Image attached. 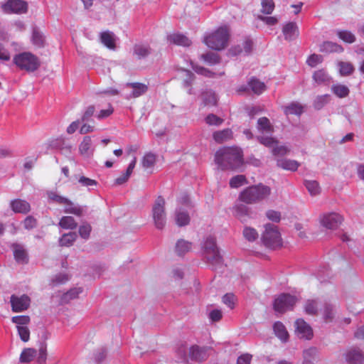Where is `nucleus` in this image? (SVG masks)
<instances>
[{"mask_svg":"<svg viewBox=\"0 0 364 364\" xmlns=\"http://www.w3.org/2000/svg\"><path fill=\"white\" fill-rule=\"evenodd\" d=\"M265 230L262 235L263 244L268 248L274 249L282 245V239L277 227L268 223L265 226Z\"/></svg>","mask_w":364,"mask_h":364,"instance_id":"6e6552de","label":"nucleus"},{"mask_svg":"<svg viewBox=\"0 0 364 364\" xmlns=\"http://www.w3.org/2000/svg\"><path fill=\"white\" fill-rule=\"evenodd\" d=\"M304 111L302 105L297 102H292L285 107L284 112L286 114L300 115Z\"/></svg>","mask_w":364,"mask_h":364,"instance_id":"58836bf2","label":"nucleus"},{"mask_svg":"<svg viewBox=\"0 0 364 364\" xmlns=\"http://www.w3.org/2000/svg\"><path fill=\"white\" fill-rule=\"evenodd\" d=\"M47 358L46 353V343H41L39 348V353L37 358V362L38 364H44Z\"/></svg>","mask_w":364,"mask_h":364,"instance_id":"e2e57ef3","label":"nucleus"},{"mask_svg":"<svg viewBox=\"0 0 364 364\" xmlns=\"http://www.w3.org/2000/svg\"><path fill=\"white\" fill-rule=\"evenodd\" d=\"M273 328L276 336L280 340H282L283 342H286L287 341L289 336L288 332L287 331L285 326L282 322H275Z\"/></svg>","mask_w":364,"mask_h":364,"instance_id":"2f4dec72","label":"nucleus"},{"mask_svg":"<svg viewBox=\"0 0 364 364\" xmlns=\"http://www.w3.org/2000/svg\"><path fill=\"white\" fill-rule=\"evenodd\" d=\"M323 318L326 322H331L334 318L333 306L331 304H326L323 311Z\"/></svg>","mask_w":364,"mask_h":364,"instance_id":"052dcab7","label":"nucleus"},{"mask_svg":"<svg viewBox=\"0 0 364 364\" xmlns=\"http://www.w3.org/2000/svg\"><path fill=\"white\" fill-rule=\"evenodd\" d=\"M305 311L309 315H316L318 311L317 303L315 300H308L305 304Z\"/></svg>","mask_w":364,"mask_h":364,"instance_id":"6e6d98bb","label":"nucleus"},{"mask_svg":"<svg viewBox=\"0 0 364 364\" xmlns=\"http://www.w3.org/2000/svg\"><path fill=\"white\" fill-rule=\"evenodd\" d=\"M13 62L20 70L28 73L37 70L41 65L39 58L30 52L16 54L14 57Z\"/></svg>","mask_w":364,"mask_h":364,"instance_id":"20e7f679","label":"nucleus"},{"mask_svg":"<svg viewBox=\"0 0 364 364\" xmlns=\"http://www.w3.org/2000/svg\"><path fill=\"white\" fill-rule=\"evenodd\" d=\"M304 185L311 196H316L320 193V187L317 181H305Z\"/></svg>","mask_w":364,"mask_h":364,"instance_id":"a18cd8bd","label":"nucleus"},{"mask_svg":"<svg viewBox=\"0 0 364 364\" xmlns=\"http://www.w3.org/2000/svg\"><path fill=\"white\" fill-rule=\"evenodd\" d=\"M176 223L180 226H186L190 223V217L187 212L181 210V209L176 210Z\"/></svg>","mask_w":364,"mask_h":364,"instance_id":"72a5a7b5","label":"nucleus"},{"mask_svg":"<svg viewBox=\"0 0 364 364\" xmlns=\"http://www.w3.org/2000/svg\"><path fill=\"white\" fill-rule=\"evenodd\" d=\"M282 33L284 39L288 41L296 40L299 36V30L295 22H288L283 25Z\"/></svg>","mask_w":364,"mask_h":364,"instance_id":"dca6fc26","label":"nucleus"},{"mask_svg":"<svg viewBox=\"0 0 364 364\" xmlns=\"http://www.w3.org/2000/svg\"><path fill=\"white\" fill-rule=\"evenodd\" d=\"M246 183V178L243 175H237L232 177L230 181L231 188H238Z\"/></svg>","mask_w":364,"mask_h":364,"instance_id":"4d7b16f0","label":"nucleus"},{"mask_svg":"<svg viewBox=\"0 0 364 364\" xmlns=\"http://www.w3.org/2000/svg\"><path fill=\"white\" fill-rule=\"evenodd\" d=\"M156 163V155L152 153L146 154L141 161V164L144 168H149L154 166Z\"/></svg>","mask_w":364,"mask_h":364,"instance_id":"37998d69","label":"nucleus"},{"mask_svg":"<svg viewBox=\"0 0 364 364\" xmlns=\"http://www.w3.org/2000/svg\"><path fill=\"white\" fill-rule=\"evenodd\" d=\"M124 87L132 88V92L125 96L126 99L136 98L145 94L148 90L146 85L141 82H127Z\"/></svg>","mask_w":364,"mask_h":364,"instance_id":"2eb2a0df","label":"nucleus"},{"mask_svg":"<svg viewBox=\"0 0 364 364\" xmlns=\"http://www.w3.org/2000/svg\"><path fill=\"white\" fill-rule=\"evenodd\" d=\"M257 129L262 133H272L274 131L272 125L267 117H260L257 120Z\"/></svg>","mask_w":364,"mask_h":364,"instance_id":"c9c22d12","label":"nucleus"},{"mask_svg":"<svg viewBox=\"0 0 364 364\" xmlns=\"http://www.w3.org/2000/svg\"><path fill=\"white\" fill-rule=\"evenodd\" d=\"M233 137V132L230 129H224L216 131L213 134V139L218 144L226 142Z\"/></svg>","mask_w":364,"mask_h":364,"instance_id":"412c9836","label":"nucleus"},{"mask_svg":"<svg viewBox=\"0 0 364 364\" xmlns=\"http://www.w3.org/2000/svg\"><path fill=\"white\" fill-rule=\"evenodd\" d=\"M18 333L23 342H27L30 338V331L26 326H16Z\"/></svg>","mask_w":364,"mask_h":364,"instance_id":"13d9d810","label":"nucleus"},{"mask_svg":"<svg viewBox=\"0 0 364 364\" xmlns=\"http://www.w3.org/2000/svg\"><path fill=\"white\" fill-rule=\"evenodd\" d=\"M70 276L65 273H58L51 279V282L55 285L63 284L69 281Z\"/></svg>","mask_w":364,"mask_h":364,"instance_id":"603ef678","label":"nucleus"},{"mask_svg":"<svg viewBox=\"0 0 364 364\" xmlns=\"http://www.w3.org/2000/svg\"><path fill=\"white\" fill-rule=\"evenodd\" d=\"M313 78L318 84L326 83L329 81V77L323 70L316 71L314 73Z\"/></svg>","mask_w":364,"mask_h":364,"instance_id":"09e8293b","label":"nucleus"},{"mask_svg":"<svg viewBox=\"0 0 364 364\" xmlns=\"http://www.w3.org/2000/svg\"><path fill=\"white\" fill-rule=\"evenodd\" d=\"M339 67L340 73L343 76L349 75L354 71V67L350 63L341 62L339 63Z\"/></svg>","mask_w":364,"mask_h":364,"instance_id":"864d4df0","label":"nucleus"},{"mask_svg":"<svg viewBox=\"0 0 364 364\" xmlns=\"http://www.w3.org/2000/svg\"><path fill=\"white\" fill-rule=\"evenodd\" d=\"M58 225L65 230H74L77 228V223L72 216H63L58 223Z\"/></svg>","mask_w":364,"mask_h":364,"instance_id":"c85d7f7f","label":"nucleus"},{"mask_svg":"<svg viewBox=\"0 0 364 364\" xmlns=\"http://www.w3.org/2000/svg\"><path fill=\"white\" fill-rule=\"evenodd\" d=\"M82 291L83 289L82 287L73 288L62 296L61 301L63 303H68L70 300L77 298Z\"/></svg>","mask_w":364,"mask_h":364,"instance_id":"f704fd0d","label":"nucleus"},{"mask_svg":"<svg viewBox=\"0 0 364 364\" xmlns=\"http://www.w3.org/2000/svg\"><path fill=\"white\" fill-rule=\"evenodd\" d=\"M272 192L270 187L259 183L244 189L239 196V199L247 204L260 203L269 198Z\"/></svg>","mask_w":364,"mask_h":364,"instance_id":"f03ea898","label":"nucleus"},{"mask_svg":"<svg viewBox=\"0 0 364 364\" xmlns=\"http://www.w3.org/2000/svg\"><path fill=\"white\" fill-rule=\"evenodd\" d=\"M192 247V243L185 240H178L176 244L175 250L178 256H183L188 252Z\"/></svg>","mask_w":364,"mask_h":364,"instance_id":"bb28decb","label":"nucleus"},{"mask_svg":"<svg viewBox=\"0 0 364 364\" xmlns=\"http://www.w3.org/2000/svg\"><path fill=\"white\" fill-rule=\"evenodd\" d=\"M296 332L299 338L310 340L313 337L311 327L302 318L295 321Z\"/></svg>","mask_w":364,"mask_h":364,"instance_id":"ddd939ff","label":"nucleus"},{"mask_svg":"<svg viewBox=\"0 0 364 364\" xmlns=\"http://www.w3.org/2000/svg\"><path fill=\"white\" fill-rule=\"evenodd\" d=\"M336 34L339 38L346 43H353L355 41V36L350 31L338 30L336 31Z\"/></svg>","mask_w":364,"mask_h":364,"instance_id":"79ce46f5","label":"nucleus"},{"mask_svg":"<svg viewBox=\"0 0 364 364\" xmlns=\"http://www.w3.org/2000/svg\"><path fill=\"white\" fill-rule=\"evenodd\" d=\"M203 103L205 106L216 105L218 97L213 90H206L201 95Z\"/></svg>","mask_w":364,"mask_h":364,"instance_id":"cd10ccee","label":"nucleus"},{"mask_svg":"<svg viewBox=\"0 0 364 364\" xmlns=\"http://www.w3.org/2000/svg\"><path fill=\"white\" fill-rule=\"evenodd\" d=\"M168 42L178 46H189L191 41L186 36L181 33H172L167 36Z\"/></svg>","mask_w":364,"mask_h":364,"instance_id":"4be33fe9","label":"nucleus"},{"mask_svg":"<svg viewBox=\"0 0 364 364\" xmlns=\"http://www.w3.org/2000/svg\"><path fill=\"white\" fill-rule=\"evenodd\" d=\"M203 255L208 263L212 265H219L223 263V257L216 245L215 239L208 237L203 245Z\"/></svg>","mask_w":364,"mask_h":364,"instance_id":"423d86ee","label":"nucleus"},{"mask_svg":"<svg viewBox=\"0 0 364 364\" xmlns=\"http://www.w3.org/2000/svg\"><path fill=\"white\" fill-rule=\"evenodd\" d=\"M95 148L92 146V139L90 136H86L79 145V151L81 155L89 157L93 154Z\"/></svg>","mask_w":364,"mask_h":364,"instance_id":"6ab92c4d","label":"nucleus"},{"mask_svg":"<svg viewBox=\"0 0 364 364\" xmlns=\"http://www.w3.org/2000/svg\"><path fill=\"white\" fill-rule=\"evenodd\" d=\"M11 247L14 252L15 259L18 262L26 263L28 261V256L24 247L19 243H13Z\"/></svg>","mask_w":364,"mask_h":364,"instance_id":"aec40b11","label":"nucleus"},{"mask_svg":"<svg viewBox=\"0 0 364 364\" xmlns=\"http://www.w3.org/2000/svg\"><path fill=\"white\" fill-rule=\"evenodd\" d=\"M10 303L13 312H22L29 308L31 299L26 294L21 296L12 294L10 297Z\"/></svg>","mask_w":364,"mask_h":364,"instance_id":"9b49d317","label":"nucleus"},{"mask_svg":"<svg viewBox=\"0 0 364 364\" xmlns=\"http://www.w3.org/2000/svg\"><path fill=\"white\" fill-rule=\"evenodd\" d=\"M10 207L16 213L26 214L31 210L30 204L21 199H15L11 201Z\"/></svg>","mask_w":364,"mask_h":364,"instance_id":"a211bd4d","label":"nucleus"},{"mask_svg":"<svg viewBox=\"0 0 364 364\" xmlns=\"http://www.w3.org/2000/svg\"><path fill=\"white\" fill-rule=\"evenodd\" d=\"M201 58L203 59L204 61H205L210 65H215L220 63V57L217 53H215L209 52L203 54L201 55Z\"/></svg>","mask_w":364,"mask_h":364,"instance_id":"8fccbe9b","label":"nucleus"},{"mask_svg":"<svg viewBox=\"0 0 364 364\" xmlns=\"http://www.w3.org/2000/svg\"><path fill=\"white\" fill-rule=\"evenodd\" d=\"M319 50L322 53H341L343 48L336 43L324 41L320 45Z\"/></svg>","mask_w":364,"mask_h":364,"instance_id":"b1692460","label":"nucleus"},{"mask_svg":"<svg viewBox=\"0 0 364 364\" xmlns=\"http://www.w3.org/2000/svg\"><path fill=\"white\" fill-rule=\"evenodd\" d=\"M23 227L26 230H32L37 225V220L31 215L27 216L23 222Z\"/></svg>","mask_w":364,"mask_h":364,"instance_id":"0e129e2a","label":"nucleus"},{"mask_svg":"<svg viewBox=\"0 0 364 364\" xmlns=\"http://www.w3.org/2000/svg\"><path fill=\"white\" fill-rule=\"evenodd\" d=\"M91 231L92 226L87 222H82L78 228L79 235L85 240L90 238Z\"/></svg>","mask_w":364,"mask_h":364,"instance_id":"ea45409f","label":"nucleus"},{"mask_svg":"<svg viewBox=\"0 0 364 364\" xmlns=\"http://www.w3.org/2000/svg\"><path fill=\"white\" fill-rule=\"evenodd\" d=\"M258 141L267 147H272L278 144V141L273 137L266 136H257Z\"/></svg>","mask_w":364,"mask_h":364,"instance_id":"de8ad7c7","label":"nucleus"},{"mask_svg":"<svg viewBox=\"0 0 364 364\" xmlns=\"http://www.w3.org/2000/svg\"><path fill=\"white\" fill-rule=\"evenodd\" d=\"M11 321L17 326H25L30 322V317L28 316H16L11 318Z\"/></svg>","mask_w":364,"mask_h":364,"instance_id":"680f3d73","label":"nucleus"},{"mask_svg":"<svg viewBox=\"0 0 364 364\" xmlns=\"http://www.w3.org/2000/svg\"><path fill=\"white\" fill-rule=\"evenodd\" d=\"M331 96L328 94L318 95L314 101V107L316 109H321L330 101Z\"/></svg>","mask_w":364,"mask_h":364,"instance_id":"a19ab883","label":"nucleus"},{"mask_svg":"<svg viewBox=\"0 0 364 364\" xmlns=\"http://www.w3.org/2000/svg\"><path fill=\"white\" fill-rule=\"evenodd\" d=\"M277 165L285 170L295 171L299 166V163L295 160L281 159L277 161Z\"/></svg>","mask_w":364,"mask_h":364,"instance_id":"a878e982","label":"nucleus"},{"mask_svg":"<svg viewBox=\"0 0 364 364\" xmlns=\"http://www.w3.org/2000/svg\"><path fill=\"white\" fill-rule=\"evenodd\" d=\"M95 111V108L94 105H90L89 107H87L86 110L83 113L80 119V121L82 122H88L90 119V118L93 116Z\"/></svg>","mask_w":364,"mask_h":364,"instance_id":"69168bd1","label":"nucleus"},{"mask_svg":"<svg viewBox=\"0 0 364 364\" xmlns=\"http://www.w3.org/2000/svg\"><path fill=\"white\" fill-rule=\"evenodd\" d=\"M346 360L350 364H362L364 355L358 348H351L346 354Z\"/></svg>","mask_w":364,"mask_h":364,"instance_id":"f3484780","label":"nucleus"},{"mask_svg":"<svg viewBox=\"0 0 364 364\" xmlns=\"http://www.w3.org/2000/svg\"><path fill=\"white\" fill-rule=\"evenodd\" d=\"M47 196L50 203H55L59 205H65V208L63 210L65 213L73 214L77 217H81L83 215L85 210L84 207L74 203L68 198L58 195L55 191H48Z\"/></svg>","mask_w":364,"mask_h":364,"instance_id":"7ed1b4c3","label":"nucleus"},{"mask_svg":"<svg viewBox=\"0 0 364 364\" xmlns=\"http://www.w3.org/2000/svg\"><path fill=\"white\" fill-rule=\"evenodd\" d=\"M274 9L273 0H262L261 11L264 14H271Z\"/></svg>","mask_w":364,"mask_h":364,"instance_id":"5fc2aeb1","label":"nucleus"},{"mask_svg":"<svg viewBox=\"0 0 364 364\" xmlns=\"http://www.w3.org/2000/svg\"><path fill=\"white\" fill-rule=\"evenodd\" d=\"M235 216L242 223L246 222L247 218L252 215L251 209L245 204H237L235 206Z\"/></svg>","mask_w":364,"mask_h":364,"instance_id":"5701e85b","label":"nucleus"},{"mask_svg":"<svg viewBox=\"0 0 364 364\" xmlns=\"http://www.w3.org/2000/svg\"><path fill=\"white\" fill-rule=\"evenodd\" d=\"M296 301L297 298L295 296L285 293L281 294L274 301V309L279 313L292 310Z\"/></svg>","mask_w":364,"mask_h":364,"instance_id":"1a4fd4ad","label":"nucleus"},{"mask_svg":"<svg viewBox=\"0 0 364 364\" xmlns=\"http://www.w3.org/2000/svg\"><path fill=\"white\" fill-rule=\"evenodd\" d=\"M1 8L6 14H22L28 11V4L23 0H8Z\"/></svg>","mask_w":364,"mask_h":364,"instance_id":"9d476101","label":"nucleus"},{"mask_svg":"<svg viewBox=\"0 0 364 364\" xmlns=\"http://www.w3.org/2000/svg\"><path fill=\"white\" fill-rule=\"evenodd\" d=\"M243 236L249 242H254L258 238V233L255 229L245 227L243 230Z\"/></svg>","mask_w":364,"mask_h":364,"instance_id":"49530a36","label":"nucleus"},{"mask_svg":"<svg viewBox=\"0 0 364 364\" xmlns=\"http://www.w3.org/2000/svg\"><path fill=\"white\" fill-rule=\"evenodd\" d=\"M208 349L206 346H192L189 349V357L193 361L202 362L208 358Z\"/></svg>","mask_w":364,"mask_h":364,"instance_id":"4468645a","label":"nucleus"},{"mask_svg":"<svg viewBox=\"0 0 364 364\" xmlns=\"http://www.w3.org/2000/svg\"><path fill=\"white\" fill-rule=\"evenodd\" d=\"M77 235L75 232H70L68 233H65L62 235V237L59 239V245L61 247H70L73 245L74 242L76 240Z\"/></svg>","mask_w":364,"mask_h":364,"instance_id":"7c9ffc66","label":"nucleus"},{"mask_svg":"<svg viewBox=\"0 0 364 364\" xmlns=\"http://www.w3.org/2000/svg\"><path fill=\"white\" fill-rule=\"evenodd\" d=\"M44 37L43 36V34L39 31H38L36 28H34L33 30V33H32V42L33 43L38 47V48H41V47H43L44 46Z\"/></svg>","mask_w":364,"mask_h":364,"instance_id":"c03bdc74","label":"nucleus"},{"mask_svg":"<svg viewBox=\"0 0 364 364\" xmlns=\"http://www.w3.org/2000/svg\"><path fill=\"white\" fill-rule=\"evenodd\" d=\"M323 60V57L321 55L312 54L307 59V63L311 67H315Z\"/></svg>","mask_w":364,"mask_h":364,"instance_id":"338daca9","label":"nucleus"},{"mask_svg":"<svg viewBox=\"0 0 364 364\" xmlns=\"http://www.w3.org/2000/svg\"><path fill=\"white\" fill-rule=\"evenodd\" d=\"M248 87L256 95L262 94L267 88L264 82L255 77L248 81Z\"/></svg>","mask_w":364,"mask_h":364,"instance_id":"393cba45","label":"nucleus"},{"mask_svg":"<svg viewBox=\"0 0 364 364\" xmlns=\"http://www.w3.org/2000/svg\"><path fill=\"white\" fill-rule=\"evenodd\" d=\"M215 161L221 170H236L242 163V152L237 147H224L215 154Z\"/></svg>","mask_w":364,"mask_h":364,"instance_id":"f257e3e1","label":"nucleus"},{"mask_svg":"<svg viewBox=\"0 0 364 364\" xmlns=\"http://www.w3.org/2000/svg\"><path fill=\"white\" fill-rule=\"evenodd\" d=\"M223 119L214 114H209L205 118V122L210 126H220L223 123Z\"/></svg>","mask_w":364,"mask_h":364,"instance_id":"3c124183","label":"nucleus"},{"mask_svg":"<svg viewBox=\"0 0 364 364\" xmlns=\"http://www.w3.org/2000/svg\"><path fill=\"white\" fill-rule=\"evenodd\" d=\"M150 53L151 48L148 45L136 44L134 46V54L136 55L139 59L144 58Z\"/></svg>","mask_w":364,"mask_h":364,"instance_id":"473e14b6","label":"nucleus"},{"mask_svg":"<svg viewBox=\"0 0 364 364\" xmlns=\"http://www.w3.org/2000/svg\"><path fill=\"white\" fill-rule=\"evenodd\" d=\"M318 354V349L315 347H310L303 351V358L306 360H315Z\"/></svg>","mask_w":364,"mask_h":364,"instance_id":"bf43d9fd","label":"nucleus"},{"mask_svg":"<svg viewBox=\"0 0 364 364\" xmlns=\"http://www.w3.org/2000/svg\"><path fill=\"white\" fill-rule=\"evenodd\" d=\"M343 218L338 213L324 214L321 218V225L328 229H336L341 223Z\"/></svg>","mask_w":364,"mask_h":364,"instance_id":"f8f14e48","label":"nucleus"},{"mask_svg":"<svg viewBox=\"0 0 364 364\" xmlns=\"http://www.w3.org/2000/svg\"><path fill=\"white\" fill-rule=\"evenodd\" d=\"M331 91L333 93L340 98H343L347 97L350 93L349 88L341 84L333 85L331 87Z\"/></svg>","mask_w":364,"mask_h":364,"instance_id":"e433bc0d","label":"nucleus"},{"mask_svg":"<svg viewBox=\"0 0 364 364\" xmlns=\"http://www.w3.org/2000/svg\"><path fill=\"white\" fill-rule=\"evenodd\" d=\"M272 151L274 156H284L289 151V149L285 146L277 144L273 146Z\"/></svg>","mask_w":364,"mask_h":364,"instance_id":"774afa93","label":"nucleus"},{"mask_svg":"<svg viewBox=\"0 0 364 364\" xmlns=\"http://www.w3.org/2000/svg\"><path fill=\"white\" fill-rule=\"evenodd\" d=\"M165 204L164 198L159 196L152 206L151 215L154 225L158 230H163L166 224Z\"/></svg>","mask_w":364,"mask_h":364,"instance_id":"0eeeda50","label":"nucleus"},{"mask_svg":"<svg viewBox=\"0 0 364 364\" xmlns=\"http://www.w3.org/2000/svg\"><path fill=\"white\" fill-rule=\"evenodd\" d=\"M229 32L226 27H220L212 34L204 38V43L211 49L220 50L224 49L228 42Z\"/></svg>","mask_w":364,"mask_h":364,"instance_id":"39448f33","label":"nucleus"},{"mask_svg":"<svg viewBox=\"0 0 364 364\" xmlns=\"http://www.w3.org/2000/svg\"><path fill=\"white\" fill-rule=\"evenodd\" d=\"M37 351L34 348H25L21 353L20 362L29 363L36 356Z\"/></svg>","mask_w":364,"mask_h":364,"instance_id":"4c0bfd02","label":"nucleus"},{"mask_svg":"<svg viewBox=\"0 0 364 364\" xmlns=\"http://www.w3.org/2000/svg\"><path fill=\"white\" fill-rule=\"evenodd\" d=\"M100 41L109 49L115 48L114 33L110 31H104L100 33Z\"/></svg>","mask_w":364,"mask_h":364,"instance_id":"c756f323","label":"nucleus"}]
</instances>
